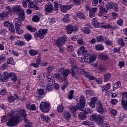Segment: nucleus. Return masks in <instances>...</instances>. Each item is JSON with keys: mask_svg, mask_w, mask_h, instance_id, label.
Returning a JSON list of instances; mask_svg holds the SVG:
<instances>
[{"mask_svg": "<svg viewBox=\"0 0 127 127\" xmlns=\"http://www.w3.org/2000/svg\"><path fill=\"white\" fill-rule=\"evenodd\" d=\"M12 115H16V116L11 117L8 121L6 125L7 127H14L16 126L22 119V117L24 118V121L25 123H28V119H26L27 114H26V111L23 109L15 111L14 110H11V112H9L8 116L11 117Z\"/></svg>", "mask_w": 127, "mask_h": 127, "instance_id": "nucleus-1", "label": "nucleus"}, {"mask_svg": "<svg viewBox=\"0 0 127 127\" xmlns=\"http://www.w3.org/2000/svg\"><path fill=\"white\" fill-rule=\"evenodd\" d=\"M77 54L79 55L82 54V57H79V60H80V61L87 62V63H92V62H94L95 60H96V58H97L96 55L94 53L91 52H87L85 47L83 46L78 49L77 50Z\"/></svg>", "mask_w": 127, "mask_h": 127, "instance_id": "nucleus-2", "label": "nucleus"}, {"mask_svg": "<svg viewBox=\"0 0 127 127\" xmlns=\"http://www.w3.org/2000/svg\"><path fill=\"white\" fill-rule=\"evenodd\" d=\"M95 104H96V110L99 114L102 115V114L106 113L105 109L103 108V103H102V102L98 100L97 97H93L91 98V101L88 103V105L91 108L94 109L95 107Z\"/></svg>", "mask_w": 127, "mask_h": 127, "instance_id": "nucleus-3", "label": "nucleus"}, {"mask_svg": "<svg viewBox=\"0 0 127 127\" xmlns=\"http://www.w3.org/2000/svg\"><path fill=\"white\" fill-rule=\"evenodd\" d=\"M72 71V75L73 77H76V74L77 75H86L87 77H88V79L90 80H96V77L93 76L89 75V73L84 69H81V67H77L76 66H73L72 68H71Z\"/></svg>", "mask_w": 127, "mask_h": 127, "instance_id": "nucleus-4", "label": "nucleus"}, {"mask_svg": "<svg viewBox=\"0 0 127 127\" xmlns=\"http://www.w3.org/2000/svg\"><path fill=\"white\" fill-rule=\"evenodd\" d=\"M67 40V36L64 35L62 37H60L57 38V39L54 41V44L57 47H61L63 44H65V42H66Z\"/></svg>", "mask_w": 127, "mask_h": 127, "instance_id": "nucleus-5", "label": "nucleus"}, {"mask_svg": "<svg viewBox=\"0 0 127 127\" xmlns=\"http://www.w3.org/2000/svg\"><path fill=\"white\" fill-rule=\"evenodd\" d=\"M22 6L23 7H25V8H26L27 7V4L29 5L31 8H35L36 10H38L39 9V8H38V6L34 4L33 2H30V0H23L22 2Z\"/></svg>", "mask_w": 127, "mask_h": 127, "instance_id": "nucleus-6", "label": "nucleus"}, {"mask_svg": "<svg viewBox=\"0 0 127 127\" xmlns=\"http://www.w3.org/2000/svg\"><path fill=\"white\" fill-rule=\"evenodd\" d=\"M40 108L43 113H47L50 109V105L47 102H42L40 104Z\"/></svg>", "mask_w": 127, "mask_h": 127, "instance_id": "nucleus-7", "label": "nucleus"}, {"mask_svg": "<svg viewBox=\"0 0 127 127\" xmlns=\"http://www.w3.org/2000/svg\"><path fill=\"white\" fill-rule=\"evenodd\" d=\"M7 10H8V12L11 14H12L13 12H14V13H18L21 12V10H23L20 6H15L12 8V9L10 8V7L8 6L6 7Z\"/></svg>", "mask_w": 127, "mask_h": 127, "instance_id": "nucleus-8", "label": "nucleus"}, {"mask_svg": "<svg viewBox=\"0 0 127 127\" xmlns=\"http://www.w3.org/2000/svg\"><path fill=\"white\" fill-rule=\"evenodd\" d=\"M47 33V29H40L38 33H35L34 37L36 38H39L40 39L44 38V35Z\"/></svg>", "mask_w": 127, "mask_h": 127, "instance_id": "nucleus-9", "label": "nucleus"}, {"mask_svg": "<svg viewBox=\"0 0 127 127\" xmlns=\"http://www.w3.org/2000/svg\"><path fill=\"white\" fill-rule=\"evenodd\" d=\"M105 6L107 9H113L114 11H118V5L116 3L109 2L105 5Z\"/></svg>", "mask_w": 127, "mask_h": 127, "instance_id": "nucleus-10", "label": "nucleus"}, {"mask_svg": "<svg viewBox=\"0 0 127 127\" xmlns=\"http://www.w3.org/2000/svg\"><path fill=\"white\" fill-rule=\"evenodd\" d=\"M67 32L68 34H72L73 31H78V28L75 27L72 25H68L66 27Z\"/></svg>", "mask_w": 127, "mask_h": 127, "instance_id": "nucleus-11", "label": "nucleus"}, {"mask_svg": "<svg viewBox=\"0 0 127 127\" xmlns=\"http://www.w3.org/2000/svg\"><path fill=\"white\" fill-rule=\"evenodd\" d=\"M8 80V73L5 72L3 74L0 73V82H7Z\"/></svg>", "mask_w": 127, "mask_h": 127, "instance_id": "nucleus-12", "label": "nucleus"}, {"mask_svg": "<svg viewBox=\"0 0 127 127\" xmlns=\"http://www.w3.org/2000/svg\"><path fill=\"white\" fill-rule=\"evenodd\" d=\"M90 119L91 120H93V121H96L98 123V125H99V122L100 123L101 121H102L103 119L102 118V117L100 115H92L90 116Z\"/></svg>", "mask_w": 127, "mask_h": 127, "instance_id": "nucleus-13", "label": "nucleus"}, {"mask_svg": "<svg viewBox=\"0 0 127 127\" xmlns=\"http://www.w3.org/2000/svg\"><path fill=\"white\" fill-rule=\"evenodd\" d=\"M85 104H86V100H85V97L81 96L80 97V101L79 103H77L78 108H81L83 109L85 107Z\"/></svg>", "mask_w": 127, "mask_h": 127, "instance_id": "nucleus-14", "label": "nucleus"}, {"mask_svg": "<svg viewBox=\"0 0 127 127\" xmlns=\"http://www.w3.org/2000/svg\"><path fill=\"white\" fill-rule=\"evenodd\" d=\"M45 11L47 12L51 13L53 11V6H52V4L49 3L45 5Z\"/></svg>", "mask_w": 127, "mask_h": 127, "instance_id": "nucleus-15", "label": "nucleus"}, {"mask_svg": "<svg viewBox=\"0 0 127 127\" xmlns=\"http://www.w3.org/2000/svg\"><path fill=\"white\" fill-rule=\"evenodd\" d=\"M59 6L60 7V8H61V11L64 13L67 12V10L71 9V6L69 5L62 6V5L60 4L59 5Z\"/></svg>", "mask_w": 127, "mask_h": 127, "instance_id": "nucleus-16", "label": "nucleus"}, {"mask_svg": "<svg viewBox=\"0 0 127 127\" xmlns=\"http://www.w3.org/2000/svg\"><path fill=\"white\" fill-rule=\"evenodd\" d=\"M22 21L20 20L19 19H14V23L15 25V27L16 29H17L18 28H20L21 27V24L22 23H21Z\"/></svg>", "mask_w": 127, "mask_h": 127, "instance_id": "nucleus-17", "label": "nucleus"}, {"mask_svg": "<svg viewBox=\"0 0 127 127\" xmlns=\"http://www.w3.org/2000/svg\"><path fill=\"white\" fill-rule=\"evenodd\" d=\"M16 19H19L21 21H24V19H25V14L24 13V11L23 10H21V12L19 13L18 18Z\"/></svg>", "mask_w": 127, "mask_h": 127, "instance_id": "nucleus-18", "label": "nucleus"}, {"mask_svg": "<svg viewBox=\"0 0 127 127\" xmlns=\"http://www.w3.org/2000/svg\"><path fill=\"white\" fill-rule=\"evenodd\" d=\"M98 11L97 8H92L89 10V16L90 17H94L95 13Z\"/></svg>", "mask_w": 127, "mask_h": 127, "instance_id": "nucleus-19", "label": "nucleus"}, {"mask_svg": "<svg viewBox=\"0 0 127 127\" xmlns=\"http://www.w3.org/2000/svg\"><path fill=\"white\" fill-rule=\"evenodd\" d=\"M71 113H75V112H77V110H80L82 111L83 109L81 108H79L78 106V104H77L76 106H71L69 108Z\"/></svg>", "mask_w": 127, "mask_h": 127, "instance_id": "nucleus-20", "label": "nucleus"}, {"mask_svg": "<svg viewBox=\"0 0 127 127\" xmlns=\"http://www.w3.org/2000/svg\"><path fill=\"white\" fill-rule=\"evenodd\" d=\"M76 16L78 18H79V19H86V16L85 15V14L82 12H77L76 13Z\"/></svg>", "mask_w": 127, "mask_h": 127, "instance_id": "nucleus-21", "label": "nucleus"}, {"mask_svg": "<svg viewBox=\"0 0 127 127\" xmlns=\"http://www.w3.org/2000/svg\"><path fill=\"white\" fill-rule=\"evenodd\" d=\"M15 96H10L8 98V102H10V103H13L14 101L16 100H18V98H19L18 97V95L15 94Z\"/></svg>", "mask_w": 127, "mask_h": 127, "instance_id": "nucleus-22", "label": "nucleus"}, {"mask_svg": "<svg viewBox=\"0 0 127 127\" xmlns=\"http://www.w3.org/2000/svg\"><path fill=\"white\" fill-rule=\"evenodd\" d=\"M9 77H11L12 81H13V82H16V81H17V78L16 77V75H15V73H8V77L9 78Z\"/></svg>", "mask_w": 127, "mask_h": 127, "instance_id": "nucleus-23", "label": "nucleus"}, {"mask_svg": "<svg viewBox=\"0 0 127 127\" xmlns=\"http://www.w3.org/2000/svg\"><path fill=\"white\" fill-rule=\"evenodd\" d=\"M41 119L43 121V122H46L47 123H49L50 122V118L48 116H45L42 114H40Z\"/></svg>", "mask_w": 127, "mask_h": 127, "instance_id": "nucleus-24", "label": "nucleus"}, {"mask_svg": "<svg viewBox=\"0 0 127 127\" xmlns=\"http://www.w3.org/2000/svg\"><path fill=\"white\" fill-rule=\"evenodd\" d=\"M26 108L28 109L30 111H36V106H35V104H30L29 103L27 104Z\"/></svg>", "mask_w": 127, "mask_h": 127, "instance_id": "nucleus-25", "label": "nucleus"}, {"mask_svg": "<svg viewBox=\"0 0 127 127\" xmlns=\"http://www.w3.org/2000/svg\"><path fill=\"white\" fill-rule=\"evenodd\" d=\"M78 117L81 120H86L87 119V113L84 111L81 112L79 114Z\"/></svg>", "mask_w": 127, "mask_h": 127, "instance_id": "nucleus-26", "label": "nucleus"}, {"mask_svg": "<svg viewBox=\"0 0 127 127\" xmlns=\"http://www.w3.org/2000/svg\"><path fill=\"white\" fill-rule=\"evenodd\" d=\"M99 126H101V127H110V125L109 123L106 121H104V120L102 119V121L99 122Z\"/></svg>", "mask_w": 127, "mask_h": 127, "instance_id": "nucleus-27", "label": "nucleus"}, {"mask_svg": "<svg viewBox=\"0 0 127 127\" xmlns=\"http://www.w3.org/2000/svg\"><path fill=\"white\" fill-rule=\"evenodd\" d=\"M99 57L101 60H108L109 59V56L104 53L99 54Z\"/></svg>", "mask_w": 127, "mask_h": 127, "instance_id": "nucleus-28", "label": "nucleus"}, {"mask_svg": "<svg viewBox=\"0 0 127 127\" xmlns=\"http://www.w3.org/2000/svg\"><path fill=\"white\" fill-rule=\"evenodd\" d=\"M7 64H11V65H12L13 66L15 65V62L13 60V58L12 57L7 58Z\"/></svg>", "mask_w": 127, "mask_h": 127, "instance_id": "nucleus-29", "label": "nucleus"}, {"mask_svg": "<svg viewBox=\"0 0 127 127\" xmlns=\"http://www.w3.org/2000/svg\"><path fill=\"white\" fill-rule=\"evenodd\" d=\"M38 51H36L34 49H30L29 51V54L31 56H35V55H37L38 54Z\"/></svg>", "mask_w": 127, "mask_h": 127, "instance_id": "nucleus-30", "label": "nucleus"}, {"mask_svg": "<svg viewBox=\"0 0 127 127\" xmlns=\"http://www.w3.org/2000/svg\"><path fill=\"white\" fill-rule=\"evenodd\" d=\"M105 40H107V38L104 37L102 35L96 37V41H98V42H104Z\"/></svg>", "mask_w": 127, "mask_h": 127, "instance_id": "nucleus-31", "label": "nucleus"}, {"mask_svg": "<svg viewBox=\"0 0 127 127\" xmlns=\"http://www.w3.org/2000/svg\"><path fill=\"white\" fill-rule=\"evenodd\" d=\"M121 106L123 110L127 111V100H121Z\"/></svg>", "mask_w": 127, "mask_h": 127, "instance_id": "nucleus-32", "label": "nucleus"}, {"mask_svg": "<svg viewBox=\"0 0 127 127\" xmlns=\"http://www.w3.org/2000/svg\"><path fill=\"white\" fill-rule=\"evenodd\" d=\"M95 48L96 50H98V51H102L105 49V47H104V46H103L102 44H98L95 46Z\"/></svg>", "mask_w": 127, "mask_h": 127, "instance_id": "nucleus-33", "label": "nucleus"}, {"mask_svg": "<svg viewBox=\"0 0 127 127\" xmlns=\"http://www.w3.org/2000/svg\"><path fill=\"white\" fill-rule=\"evenodd\" d=\"M102 92H106L108 91L109 89H111V85L109 83L106 84L105 86H101Z\"/></svg>", "mask_w": 127, "mask_h": 127, "instance_id": "nucleus-34", "label": "nucleus"}, {"mask_svg": "<svg viewBox=\"0 0 127 127\" xmlns=\"http://www.w3.org/2000/svg\"><path fill=\"white\" fill-rule=\"evenodd\" d=\"M101 28H104V29H108L109 28H110V29H116V27H113L110 24L104 25L102 23V26Z\"/></svg>", "mask_w": 127, "mask_h": 127, "instance_id": "nucleus-35", "label": "nucleus"}, {"mask_svg": "<svg viewBox=\"0 0 127 127\" xmlns=\"http://www.w3.org/2000/svg\"><path fill=\"white\" fill-rule=\"evenodd\" d=\"M63 22H65V23H68L70 22V15L66 14L63 19Z\"/></svg>", "mask_w": 127, "mask_h": 127, "instance_id": "nucleus-36", "label": "nucleus"}, {"mask_svg": "<svg viewBox=\"0 0 127 127\" xmlns=\"http://www.w3.org/2000/svg\"><path fill=\"white\" fill-rule=\"evenodd\" d=\"M15 45H17V46H23V45H25V42L17 40L15 42Z\"/></svg>", "mask_w": 127, "mask_h": 127, "instance_id": "nucleus-37", "label": "nucleus"}, {"mask_svg": "<svg viewBox=\"0 0 127 127\" xmlns=\"http://www.w3.org/2000/svg\"><path fill=\"white\" fill-rule=\"evenodd\" d=\"M8 14H9V12L8 11V10L7 11H5L4 12L1 13L0 14V18L6 17L7 16H8Z\"/></svg>", "mask_w": 127, "mask_h": 127, "instance_id": "nucleus-38", "label": "nucleus"}, {"mask_svg": "<svg viewBox=\"0 0 127 127\" xmlns=\"http://www.w3.org/2000/svg\"><path fill=\"white\" fill-rule=\"evenodd\" d=\"M82 124L85 125L86 126H89V127H93L94 126V123L92 122H89L88 121H83Z\"/></svg>", "mask_w": 127, "mask_h": 127, "instance_id": "nucleus-39", "label": "nucleus"}, {"mask_svg": "<svg viewBox=\"0 0 127 127\" xmlns=\"http://www.w3.org/2000/svg\"><path fill=\"white\" fill-rule=\"evenodd\" d=\"M104 82L106 83V82H108L110 79H111V74L107 73L104 75Z\"/></svg>", "mask_w": 127, "mask_h": 127, "instance_id": "nucleus-40", "label": "nucleus"}, {"mask_svg": "<svg viewBox=\"0 0 127 127\" xmlns=\"http://www.w3.org/2000/svg\"><path fill=\"white\" fill-rule=\"evenodd\" d=\"M26 27L27 30H29V31H30L31 32H35L37 30L35 28L32 27L31 25H27Z\"/></svg>", "mask_w": 127, "mask_h": 127, "instance_id": "nucleus-41", "label": "nucleus"}, {"mask_svg": "<svg viewBox=\"0 0 127 127\" xmlns=\"http://www.w3.org/2000/svg\"><path fill=\"white\" fill-rule=\"evenodd\" d=\"M24 37L27 41H29V40H31L32 36H31V35L29 33H27L25 34Z\"/></svg>", "mask_w": 127, "mask_h": 127, "instance_id": "nucleus-42", "label": "nucleus"}, {"mask_svg": "<svg viewBox=\"0 0 127 127\" xmlns=\"http://www.w3.org/2000/svg\"><path fill=\"white\" fill-rule=\"evenodd\" d=\"M122 99L121 101H126L127 100V92L123 91L121 93Z\"/></svg>", "mask_w": 127, "mask_h": 127, "instance_id": "nucleus-43", "label": "nucleus"}, {"mask_svg": "<svg viewBox=\"0 0 127 127\" xmlns=\"http://www.w3.org/2000/svg\"><path fill=\"white\" fill-rule=\"evenodd\" d=\"M121 87V82L120 81H117L116 83L113 85V90H117V89H119Z\"/></svg>", "mask_w": 127, "mask_h": 127, "instance_id": "nucleus-44", "label": "nucleus"}, {"mask_svg": "<svg viewBox=\"0 0 127 127\" xmlns=\"http://www.w3.org/2000/svg\"><path fill=\"white\" fill-rule=\"evenodd\" d=\"M77 42L78 44H79V45H85L84 38H83V37L78 38Z\"/></svg>", "mask_w": 127, "mask_h": 127, "instance_id": "nucleus-45", "label": "nucleus"}, {"mask_svg": "<svg viewBox=\"0 0 127 127\" xmlns=\"http://www.w3.org/2000/svg\"><path fill=\"white\" fill-rule=\"evenodd\" d=\"M103 23H99V22H97V21L95 22H93V25L95 27V28H98L100 27L102 28Z\"/></svg>", "mask_w": 127, "mask_h": 127, "instance_id": "nucleus-46", "label": "nucleus"}, {"mask_svg": "<svg viewBox=\"0 0 127 127\" xmlns=\"http://www.w3.org/2000/svg\"><path fill=\"white\" fill-rule=\"evenodd\" d=\"M64 117L65 120L69 121L70 119H71V114L68 112H65L64 114Z\"/></svg>", "mask_w": 127, "mask_h": 127, "instance_id": "nucleus-47", "label": "nucleus"}, {"mask_svg": "<svg viewBox=\"0 0 127 127\" xmlns=\"http://www.w3.org/2000/svg\"><path fill=\"white\" fill-rule=\"evenodd\" d=\"M70 74V69H64L63 71V75L64 77H68V75Z\"/></svg>", "mask_w": 127, "mask_h": 127, "instance_id": "nucleus-48", "label": "nucleus"}, {"mask_svg": "<svg viewBox=\"0 0 127 127\" xmlns=\"http://www.w3.org/2000/svg\"><path fill=\"white\" fill-rule=\"evenodd\" d=\"M63 81H64L65 83L64 84V85L62 86V90H64L65 89L68 87V80L67 79H62Z\"/></svg>", "mask_w": 127, "mask_h": 127, "instance_id": "nucleus-49", "label": "nucleus"}, {"mask_svg": "<svg viewBox=\"0 0 127 127\" xmlns=\"http://www.w3.org/2000/svg\"><path fill=\"white\" fill-rule=\"evenodd\" d=\"M46 82L49 86H53L54 83H55V81L53 79H46Z\"/></svg>", "mask_w": 127, "mask_h": 127, "instance_id": "nucleus-50", "label": "nucleus"}, {"mask_svg": "<svg viewBox=\"0 0 127 127\" xmlns=\"http://www.w3.org/2000/svg\"><path fill=\"white\" fill-rule=\"evenodd\" d=\"M83 31L84 32V33H86V34H90V33L91 32V30L89 27H85L83 28Z\"/></svg>", "mask_w": 127, "mask_h": 127, "instance_id": "nucleus-51", "label": "nucleus"}, {"mask_svg": "<svg viewBox=\"0 0 127 127\" xmlns=\"http://www.w3.org/2000/svg\"><path fill=\"white\" fill-rule=\"evenodd\" d=\"M40 18L39 16L37 15H35L33 17L32 20L34 22H39Z\"/></svg>", "mask_w": 127, "mask_h": 127, "instance_id": "nucleus-52", "label": "nucleus"}, {"mask_svg": "<svg viewBox=\"0 0 127 127\" xmlns=\"http://www.w3.org/2000/svg\"><path fill=\"white\" fill-rule=\"evenodd\" d=\"M54 3V10H55V11H58V7H60L59 4H58L57 2H55Z\"/></svg>", "mask_w": 127, "mask_h": 127, "instance_id": "nucleus-53", "label": "nucleus"}, {"mask_svg": "<svg viewBox=\"0 0 127 127\" xmlns=\"http://www.w3.org/2000/svg\"><path fill=\"white\" fill-rule=\"evenodd\" d=\"M86 95H89V96H94V92H93V90H87L85 92Z\"/></svg>", "mask_w": 127, "mask_h": 127, "instance_id": "nucleus-54", "label": "nucleus"}, {"mask_svg": "<svg viewBox=\"0 0 127 127\" xmlns=\"http://www.w3.org/2000/svg\"><path fill=\"white\" fill-rule=\"evenodd\" d=\"M118 44L121 45V46H124L125 45V43H124V40L122 38H119L117 40Z\"/></svg>", "mask_w": 127, "mask_h": 127, "instance_id": "nucleus-55", "label": "nucleus"}, {"mask_svg": "<svg viewBox=\"0 0 127 127\" xmlns=\"http://www.w3.org/2000/svg\"><path fill=\"white\" fill-rule=\"evenodd\" d=\"M57 111L59 113H61V112H63V110H64V107L62 105H59L57 107Z\"/></svg>", "mask_w": 127, "mask_h": 127, "instance_id": "nucleus-56", "label": "nucleus"}, {"mask_svg": "<svg viewBox=\"0 0 127 127\" xmlns=\"http://www.w3.org/2000/svg\"><path fill=\"white\" fill-rule=\"evenodd\" d=\"M103 5H102V6H101L100 9V11H102V12H103V13H107V12H108V10L109 9H106V8H104V7H103Z\"/></svg>", "mask_w": 127, "mask_h": 127, "instance_id": "nucleus-57", "label": "nucleus"}, {"mask_svg": "<svg viewBox=\"0 0 127 127\" xmlns=\"http://www.w3.org/2000/svg\"><path fill=\"white\" fill-rule=\"evenodd\" d=\"M81 2L82 0H73V3L75 4V5H80Z\"/></svg>", "mask_w": 127, "mask_h": 127, "instance_id": "nucleus-58", "label": "nucleus"}, {"mask_svg": "<svg viewBox=\"0 0 127 127\" xmlns=\"http://www.w3.org/2000/svg\"><path fill=\"white\" fill-rule=\"evenodd\" d=\"M73 95H74V90H70L69 95H68V99H69V100H71V99H73Z\"/></svg>", "mask_w": 127, "mask_h": 127, "instance_id": "nucleus-59", "label": "nucleus"}, {"mask_svg": "<svg viewBox=\"0 0 127 127\" xmlns=\"http://www.w3.org/2000/svg\"><path fill=\"white\" fill-rule=\"evenodd\" d=\"M9 29L11 32H14V31H15V29H14V26H13V24L10 25Z\"/></svg>", "mask_w": 127, "mask_h": 127, "instance_id": "nucleus-60", "label": "nucleus"}, {"mask_svg": "<svg viewBox=\"0 0 127 127\" xmlns=\"http://www.w3.org/2000/svg\"><path fill=\"white\" fill-rule=\"evenodd\" d=\"M67 50L69 52H73L74 51V47H73V46L72 45H69L67 47Z\"/></svg>", "mask_w": 127, "mask_h": 127, "instance_id": "nucleus-61", "label": "nucleus"}, {"mask_svg": "<svg viewBox=\"0 0 127 127\" xmlns=\"http://www.w3.org/2000/svg\"><path fill=\"white\" fill-rule=\"evenodd\" d=\"M16 31L17 34H22L24 32L23 30L19 28L16 29Z\"/></svg>", "mask_w": 127, "mask_h": 127, "instance_id": "nucleus-62", "label": "nucleus"}, {"mask_svg": "<svg viewBox=\"0 0 127 127\" xmlns=\"http://www.w3.org/2000/svg\"><path fill=\"white\" fill-rule=\"evenodd\" d=\"M117 24L120 26H122L123 25V23H124V21L122 19H120L117 21Z\"/></svg>", "mask_w": 127, "mask_h": 127, "instance_id": "nucleus-63", "label": "nucleus"}, {"mask_svg": "<svg viewBox=\"0 0 127 127\" xmlns=\"http://www.w3.org/2000/svg\"><path fill=\"white\" fill-rule=\"evenodd\" d=\"M105 43L107 45H112L113 44V41L110 40H106Z\"/></svg>", "mask_w": 127, "mask_h": 127, "instance_id": "nucleus-64", "label": "nucleus"}]
</instances>
